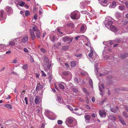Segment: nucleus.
I'll return each mask as SVG.
<instances>
[{"mask_svg": "<svg viewBox=\"0 0 128 128\" xmlns=\"http://www.w3.org/2000/svg\"><path fill=\"white\" fill-rule=\"evenodd\" d=\"M113 19L110 17H108L106 18V20L104 22V24L105 26L107 28H109L110 26L112 25L113 23Z\"/></svg>", "mask_w": 128, "mask_h": 128, "instance_id": "1", "label": "nucleus"}, {"mask_svg": "<svg viewBox=\"0 0 128 128\" xmlns=\"http://www.w3.org/2000/svg\"><path fill=\"white\" fill-rule=\"evenodd\" d=\"M79 15V13L78 12H74L71 13L70 15V17L72 19L78 20L79 19L80 17Z\"/></svg>", "mask_w": 128, "mask_h": 128, "instance_id": "2", "label": "nucleus"}, {"mask_svg": "<svg viewBox=\"0 0 128 128\" xmlns=\"http://www.w3.org/2000/svg\"><path fill=\"white\" fill-rule=\"evenodd\" d=\"M45 115L49 119L51 120H53L54 119V118H52L50 117V116H54V114L52 112H50L48 110H46L44 112Z\"/></svg>", "mask_w": 128, "mask_h": 128, "instance_id": "3", "label": "nucleus"}, {"mask_svg": "<svg viewBox=\"0 0 128 128\" xmlns=\"http://www.w3.org/2000/svg\"><path fill=\"white\" fill-rule=\"evenodd\" d=\"M51 66V64H49L48 58H45L44 60V66L49 68Z\"/></svg>", "mask_w": 128, "mask_h": 128, "instance_id": "4", "label": "nucleus"}, {"mask_svg": "<svg viewBox=\"0 0 128 128\" xmlns=\"http://www.w3.org/2000/svg\"><path fill=\"white\" fill-rule=\"evenodd\" d=\"M73 121V118L70 117H68L66 118L65 122L66 124L68 126L70 127L68 125V124H72Z\"/></svg>", "mask_w": 128, "mask_h": 128, "instance_id": "5", "label": "nucleus"}, {"mask_svg": "<svg viewBox=\"0 0 128 128\" xmlns=\"http://www.w3.org/2000/svg\"><path fill=\"white\" fill-rule=\"evenodd\" d=\"M62 38L64 42H68L70 41V42H68V44L70 43V42L72 41V38L70 39V37L66 36H65L63 37Z\"/></svg>", "mask_w": 128, "mask_h": 128, "instance_id": "6", "label": "nucleus"}, {"mask_svg": "<svg viewBox=\"0 0 128 128\" xmlns=\"http://www.w3.org/2000/svg\"><path fill=\"white\" fill-rule=\"evenodd\" d=\"M21 40V41L22 42L25 43L28 41V37L27 36H25L21 39L20 38H18L15 39V40Z\"/></svg>", "mask_w": 128, "mask_h": 128, "instance_id": "7", "label": "nucleus"}, {"mask_svg": "<svg viewBox=\"0 0 128 128\" xmlns=\"http://www.w3.org/2000/svg\"><path fill=\"white\" fill-rule=\"evenodd\" d=\"M74 110L75 111H77L75 112V113L77 114L80 115L82 114V110L80 108H75Z\"/></svg>", "mask_w": 128, "mask_h": 128, "instance_id": "8", "label": "nucleus"}, {"mask_svg": "<svg viewBox=\"0 0 128 128\" xmlns=\"http://www.w3.org/2000/svg\"><path fill=\"white\" fill-rule=\"evenodd\" d=\"M41 102L40 97L39 96H36L35 98L34 102L36 104H38Z\"/></svg>", "mask_w": 128, "mask_h": 128, "instance_id": "9", "label": "nucleus"}, {"mask_svg": "<svg viewBox=\"0 0 128 128\" xmlns=\"http://www.w3.org/2000/svg\"><path fill=\"white\" fill-rule=\"evenodd\" d=\"M99 114L100 116L102 117H104L106 116V113L104 110H100Z\"/></svg>", "mask_w": 128, "mask_h": 128, "instance_id": "10", "label": "nucleus"}, {"mask_svg": "<svg viewBox=\"0 0 128 128\" xmlns=\"http://www.w3.org/2000/svg\"><path fill=\"white\" fill-rule=\"evenodd\" d=\"M58 84L60 89L63 90L65 88L64 86L65 85V84L64 82H60L58 83Z\"/></svg>", "mask_w": 128, "mask_h": 128, "instance_id": "11", "label": "nucleus"}, {"mask_svg": "<svg viewBox=\"0 0 128 128\" xmlns=\"http://www.w3.org/2000/svg\"><path fill=\"white\" fill-rule=\"evenodd\" d=\"M108 28L110 29L111 30L114 32H117L118 30L117 28L112 25H111L110 27H109V28Z\"/></svg>", "mask_w": 128, "mask_h": 128, "instance_id": "12", "label": "nucleus"}, {"mask_svg": "<svg viewBox=\"0 0 128 128\" xmlns=\"http://www.w3.org/2000/svg\"><path fill=\"white\" fill-rule=\"evenodd\" d=\"M118 117L119 118V121L123 125H125L126 123L125 122L123 118L119 115L118 116Z\"/></svg>", "mask_w": 128, "mask_h": 128, "instance_id": "13", "label": "nucleus"}, {"mask_svg": "<svg viewBox=\"0 0 128 128\" xmlns=\"http://www.w3.org/2000/svg\"><path fill=\"white\" fill-rule=\"evenodd\" d=\"M88 56L92 58V60H96V58H94V55H93V50L92 49L90 50V52L88 54Z\"/></svg>", "mask_w": 128, "mask_h": 128, "instance_id": "14", "label": "nucleus"}, {"mask_svg": "<svg viewBox=\"0 0 128 128\" xmlns=\"http://www.w3.org/2000/svg\"><path fill=\"white\" fill-rule=\"evenodd\" d=\"M6 10L7 12L9 14H10L12 13V10L11 7L8 6H6Z\"/></svg>", "mask_w": 128, "mask_h": 128, "instance_id": "15", "label": "nucleus"}, {"mask_svg": "<svg viewBox=\"0 0 128 128\" xmlns=\"http://www.w3.org/2000/svg\"><path fill=\"white\" fill-rule=\"evenodd\" d=\"M50 37L51 40L53 42H55L56 40H57L58 39V38H57L55 36H51Z\"/></svg>", "mask_w": 128, "mask_h": 128, "instance_id": "16", "label": "nucleus"}, {"mask_svg": "<svg viewBox=\"0 0 128 128\" xmlns=\"http://www.w3.org/2000/svg\"><path fill=\"white\" fill-rule=\"evenodd\" d=\"M57 101L58 102L60 103L63 102V100L62 97L60 96H58L56 98Z\"/></svg>", "mask_w": 128, "mask_h": 128, "instance_id": "17", "label": "nucleus"}, {"mask_svg": "<svg viewBox=\"0 0 128 128\" xmlns=\"http://www.w3.org/2000/svg\"><path fill=\"white\" fill-rule=\"evenodd\" d=\"M118 106H116L115 108H111L110 109V110L112 112L115 113L117 112V110H118Z\"/></svg>", "mask_w": 128, "mask_h": 128, "instance_id": "18", "label": "nucleus"}, {"mask_svg": "<svg viewBox=\"0 0 128 128\" xmlns=\"http://www.w3.org/2000/svg\"><path fill=\"white\" fill-rule=\"evenodd\" d=\"M62 74L64 76H67L69 75L70 76V77H72V74L69 72H68V71H64L63 72Z\"/></svg>", "mask_w": 128, "mask_h": 128, "instance_id": "19", "label": "nucleus"}, {"mask_svg": "<svg viewBox=\"0 0 128 128\" xmlns=\"http://www.w3.org/2000/svg\"><path fill=\"white\" fill-rule=\"evenodd\" d=\"M43 88L42 86L40 84V83L38 84L36 88V91L38 90H41Z\"/></svg>", "mask_w": 128, "mask_h": 128, "instance_id": "20", "label": "nucleus"}, {"mask_svg": "<svg viewBox=\"0 0 128 128\" xmlns=\"http://www.w3.org/2000/svg\"><path fill=\"white\" fill-rule=\"evenodd\" d=\"M84 118L86 122H87L90 119V116L89 115L87 114L85 115L84 116Z\"/></svg>", "mask_w": 128, "mask_h": 128, "instance_id": "21", "label": "nucleus"}, {"mask_svg": "<svg viewBox=\"0 0 128 128\" xmlns=\"http://www.w3.org/2000/svg\"><path fill=\"white\" fill-rule=\"evenodd\" d=\"M86 31L84 27V25H82L81 26L80 29V31L82 33H84Z\"/></svg>", "mask_w": 128, "mask_h": 128, "instance_id": "22", "label": "nucleus"}, {"mask_svg": "<svg viewBox=\"0 0 128 128\" xmlns=\"http://www.w3.org/2000/svg\"><path fill=\"white\" fill-rule=\"evenodd\" d=\"M25 4V2L22 1H20V2L18 3V4L20 6H24Z\"/></svg>", "mask_w": 128, "mask_h": 128, "instance_id": "23", "label": "nucleus"}, {"mask_svg": "<svg viewBox=\"0 0 128 128\" xmlns=\"http://www.w3.org/2000/svg\"><path fill=\"white\" fill-rule=\"evenodd\" d=\"M32 30L34 32H36L38 30H39L38 29L37 26L34 25H32Z\"/></svg>", "mask_w": 128, "mask_h": 128, "instance_id": "24", "label": "nucleus"}, {"mask_svg": "<svg viewBox=\"0 0 128 128\" xmlns=\"http://www.w3.org/2000/svg\"><path fill=\"white\" fill-rule=\"evenodd\" d=\"M116 2L115 1L112 2L111 5V7L113 8H114L116 6Z\"/></svg>", "mask_w": 128, "mask_h": 128, "instance_id": "25", "label": "nucleus"}, {"mask_svg": "<svg viewBox=\"0 0 128 128\" xmlns=\"http://www.w3.org/2000/svg\"><path fill=\"white\" fill-rule=\"evenodd\" d=\"M5 106L9 109H11L12 108V106L11 105L9 104H6L5 105Z\"/></svg>", "mask_w": 128, "mask_h": 128, "instance_id": "26", "label": "nucleus"}, {"mask_svg": "<svg viewBox=\"0 0 128 128\" xmlns=\"http://www.w3.org/2000/svg\"><path fill=\"white\" fill-rule=\"evenodd\" d=\"M115 16L118 19L120 18L121 17L120 13L118 12L116 13L115 14Z\"/></svg>", "mask_w": 128, "mask_h": 128, "instance_id": "27", "label": "nucleus"}, {"mask_svg": "<svg viewBox=\"0 0 128 128\" xmlns=\"http://www.w3.org/2000/svg\"><path fill=\"white\" fill-rule=\"evenodd\" d=\"M15 43L14 40L10 41L9 42V45L12 46L15 44Z\"/></svg>", "mask_w": 128, "mask_h": 128, "instance_id": "28", "label": "nucleus"}, {"mask_svg": "<svg viewBox=\"0 0 128 128\" xmlns=\"http://www.w3.org/2000/svg\"><path fill=\"white\" fill-rule=\"evenodd\" d=\"M76 63L75 62L72 61L71 62L70 66L72 67H74L76 66Z\"/></svg>", "mask_w": 128, "mask_h": 128, "instance_id": "29", "label": "nucleus"}, {"mask_svg": "<svg viewBox=\"0 0 128 128\" xmlns=\"http://www.w3.org/2000/svg\"><path fill=\"white\" fill-rule=\"evenodd\" d=\"M123 116L126 118H128V114L126 112L124 111L122 113Z\"/></svg>", "mask_w": 128, "mask_h": 128, "instance_id": "30", "label": "nucleus"}, {"mask_svg": "<svg viewBox=\"0 0 128 128\" xmlns=\"http://www.w3.org/2000/svg\"><path fill=\"white\" fill-rule=\"evenodd\" d=\"M87 3L86 2L84 1V2H81V6H82L83 8L84 7V6L87 4Z\"/></svg>", "mask_w": 128, "mask_h": 128, "instance_id": "31", "label": "nucleus"}, {"mask_svg": "<svg viewBox=\"0 0 128 128\" xmlns=\"http://www.w3.org/2000/svg\"><path fill=\"white\" fill-rule=\"evenodd\" d=\"M36 34V36L38 38H39L40 36V32L39 30H38L36 32H35Z\"/></svg>", "mask_w": 128, "mask_h": 128, "instance_id": "32", "label": "nucleus"}, {"mask_svg": "<svg viewBox=\"0 0 128 128\" xmlns=\"http://www.w3.org/2000/svg\"><path fill=\"white\" fill-rule=\"evenodd\" d=\"M4 11L3 10L0 11V18H2Z\"/></svg>", "mask_w": 128, "mask_h": 128, "instance_id": "33", "label": "nucleus"}, {"mask_svg": "<svg viewBox=\"0 0 128 128\" xmlns=\"http://www.w3.org/2000/svg\"><path fill=\"white\" fill-rule=\"evenodd\" d=\"M118 8L120 10H123L125 8L124 6L122 5L119 6Z\"/></svg>", "mask_w": 128, "mask_h": 128, "instance_id": "34", "label": "nucleus"}, {"mask_svg": "<svg viewBox=\"0 0 128 128\" xmlns=\"http://www.w3.org/2000/svg\"><path fill=\"white\" fill-rule=\"evenodd\" d=\"M83 76H86L88 75L87 73L85 71H82L80 73Z\"/></svg>", "mask_w": 128, "mask_h": 128, "instance_id": "35", "label": "nucleus"}, {"mask_svg": "<svg viewBox=\"0 0 128 128\" xmlns=\"http://www.w3.org/2000/svg\"><path fill=\"white\" fill-rule=\"evenodd\" d=\"M22 68L24 70L28 68V66L27 64H24L22 67Z\"/></svg>", "mask_w": 128, "mask_h": 128, "instance_id": "36", "label": "nucleus"}, {"mask_svg": "<svg viewBox=\"0 0 128 128\" xmlns=\"http://www.w3.org/2000/svg\"><path fill=\"white\" fill-rule=\"evenodd\" d=\"M98 87L99 88L100 91V94L102 96L104 94H103L102 92V89H101V88H100V85L98 86Z\"/></svg>", "mask_w": 128, "mask_h": 128, "instance_id": "37", "label": "nucleus"}, {"mask_svg": "<svg viewBox=\"0 0 128 128\" xmlns=\"http://www.w3.org/2000/svg\"><path fill=\"white\" fill-rule=\"evenodd\" d=\"M67 25L71 27L72 28H74V24L72 23H68V24Z\"/></svg>", "mask_w": 128, "mask_h": 128, "instance_id": "38", "label": "nucleus"}, {"mask_svg": "<svg viewBox=\"0 0 128 128\" xmlns=\"http://www.w3.org/2000/svg\"><path fill=\"white\" fill-rule=\"evenodd\" d=\"M82 54L80 53L76 54H74V56L77 57H80L82 56Z\"/></svg>", "mask_w": 128, "mask_h": 128, "instance_id": "39", "label": "nucleus"}, {"mask_svg": "<svg viewBox=\"0 0 128 128\" xmlns=\"http://www.w3.org/2000/svg\"><path fill=\"white\" fill-rule=\"evenodd\" d=\"M127 54H126L121 55L120 56V58L122 59H124L126 57Z\"/></svg>", "mask_w": 128, "mask_h": 128, "instance_id": "40", "label": "nucleus"}, {"mask_svg": "<svg viewBox=\"0 0 128 128\" xmlns=\"http://www.w3.org/2000/svg\"><path fill=\"white\" fill-rule=\"evenodd\" d=\"M25 91L23 90L21 93L20 95V97L22 98L23 97L24 95L25 94Z\"/></svg>", "mask_w": 128, "mask_h": 128, "instance_id": "41", "label": "nucleus"}, {"mask_svg": "<svg viewBox=\"0 0 128 128\" xmlns=\"http://www.w3.org/2000/svg\"><path fill=\"white\" fill-rule=\"evenodd\" d=\"M87 41H88V42L87 43H84V44L86 46H90V42H89V40L87 38Z\"/></svg>", "mask_w": 128, "mask_h": 128, "instance_id": "42", "label": "nucleus"}, {"mask_svg": "<svg viewBox=\"0 0 128 128\" xmlns=\"http://www.w3.org/2000/svg\"><path fill=\"white\" fill-rule=\"evenodd\" d=\"M82 90L86 94H88V93L87 91V90L86 88H84L82 89Z\"/></svg>", "mask_w": 128, "mask_h": 128, "instance_id": "43", "label": "nucleus"}, {"mask_svg": "<svg viewBox=\"0 0 128 128\" xmlns=\"http://www.w3.org/2000/svg\"><path fill=\"white\" fill-rule=\"evenodd\" d=\"M30 14V12L28 10H26L25 11V15L26 16H28Z\"/></svg>", "mask_w": 128, "mask_h": 128, "instance_id": "44", "label": "nucleus"}, {"mask_svg": "<svg viewBox=\"0 0 128 128\" xmlns=\"http://www.w3.org/2000/svg\"><path fill=\"white\" fill-rule=\"evenodd\" d=\"M68 48V46H64L62 47V49L64 50H67Z\"/></svg>", "mask_w": 128, "mask_h": 128, "instance_id": "45", "label": "nucleus"}, {"mask_svg": "<svg viewBox=\"0 0 128 128\" xmlns=\"http://www.w3.org/2000/svg\"><path fill=\"white\" fill-rule=\"evenodd\" d=\"M72 90L74 92H78V90L77 88H72Z\"/></svg>", "mask_w": 128, "mask_h": 128, "instance_id": "46", "label": "nucleus"}, {"mask_svg": "<svg viewBox=\"0 0 128 128\" xmlns=\"http://www.w3.org/2000/svg\"><path fill=\"white\" fill-rule=\"evenodd\" d=\"M56 30L58 32L59 34H62V32H60V30L59 28H57L56 29Z\"/></svg>", "mask_w": 128, "mask_h": 128, "instance_id": "47", "label": "nucleus"}, {"mask_svg": "<svg viewBox=\"0 0 128 128\" xmlns=\"http://www.w3.org/2000/svg\"><path fill=\"white\" fill-rule=\"evenodd\" d=\"M57 123L59 124H62V121L61 120H58Z\"/></svg>", "mask_w": 128, "mask_h": 128, "instance_id": "48", "label": "nucleus"}, {"mask_svg": "<svg viewBox=\"0 0 128 128\" xmlns=\"http://www.w3.org/2000/svg\"><path fill=\"white\" fill-rule=\"evenodd\" d=\"M89 83L91 86H93V83L92 80L91 79H90L89 80Z\"/></svg>", "mask_w": 128, "mask_h": 128, "instance_id": "49", "label": "nucleus"}, {"mask_svg": "<svg viewBox=\"0 0 128 128\" xmlns=\"http://www.w3.org/2000/svg\"><path fill=\"white\" fill-rule=\"evenodd\" d=\"M111 120H116V118L114 116H111Z\"/></svg>", "mask_w": 128, "mask_h": 128, "instance_id": "50", "label": "nucleus"}, {"mask_svg": "<svg viewBox=\"0 0 128 128\" xmlns=\"http://www.w3.org/2000/svg\"><path fill=\"white\" fill-rule=\"evenodd\" d=\"M41 71L42 74V76H44L45 77H46V74L45 73L44 71L42 70H41Z\"/></svg>", "mask_w": 128, "mask_h": 128, "instance_id": "51", "label": "nucleus"}, {"mask_svg": "<svg viewBox=\"0 0 128 128\" xmlns=\"http://www.w3.org/2000/svg\"><path fill=\"white\" fill-rule=\"evenodd\" d=\"M74 80L76 83H78V79L77 78H75L74 79Z\"/></svg>", "mask_w": 128, "mask_h": 128, "instance_id": "52", "label": "nucleus"}, {"mask_svg": "<svg viewBox=\"0 0 128 128\" xmlns=\"http://www.w3.org/2000/svg\"><path fill=\"white\" fill-rule=\"evenodd\" d=\"M101 3L106 4L107 3L106 0H102V2Z\"/></svg>", "mask_w": 128, "mask_h": 128, "instance_id": "53", "label": "nucleus"}, {"mask_svg": "<svg viewBox=\"0 0 128 128\" xmlns=\"http://www.w3.org/2000/svg\"><path fill=\"white\" fill-rule=\"evenodd\" d=\"M34 19H35V20H36L37 18V15L36 14H35L34 16Z\"/></svg>", "mask_w": 128, "mask_h": 128, "instance_id": "54", "label": "nucleus"}, {"mask_svg": "<svg viewBox=\"0 0 128 128\" xmlns=\"http://www.w3.org/2000/svg\"><path fill=\"white\" fill-rule=\"evenodd\" d=\"M24 100L25 101L26 103V104H28V98L26 97H25L24 98Z\"/></svg>", "mask_w": 128, "mask_h": 128, "instance_id": "55", "label": "nucleus"}, {"mask_svg": "<svg viewBox=\"0 0 128 128\" xmlns=\"http://www.w3.org/2000/svg\"><path fill=\"white\" fill-rule=\"evenodd\" d=\"M48 79L50 81V82L51 80H52V76H51L50 75H49V76H48Z\"/></svg>", "mask_w": 128, "mask_h": 128, "instance_id": "56", "label": "nucleus"}, {"mask_svg": "<svg viewBox=\"0 0 128 128\" xmlns=\"http://www.w3.org/2000/svg\"><path fill=\"white\" fill-rule=\"evenodd\" d=\"M68 107L71 111H72L73 110V109L70 106H68Z\"/></svg>", "mask_w": 128, "mask_h": 128, "instance_id": "57", "label": "nucleus"}, {"mask_svg": "<svg viewBox=\"0 0 128 128\" xmlns=\"http://www.w3.org/2000/svg\"><path fill=\"white\" fill-rule=\"evenodd\" d=\"M5 98L6 99H8L10 98V96L9 95L8 96H5Z\"/></svg>", "mask_w": 128, "mask_h": 128, "instance_id": "58", "label": "nucleus"}, {"mask_svg": "<svg viewBox=\"0 0 128 128\" xmlns=\"http://www.w3.org/2000/svg\"><path fill=\"white\" fill-rule=\"evenodd\" d=\"M80 36H76L75 38V39L76 40H78V38H80Z\"/></svg>", "mask_w": 128, "mask_h": 128, "instance_id": "59", "label": "nucleus"}, {"mask_svg": "<svg viewBox=\"0 0 128 128\" xmlns=\"http://www.w3.org/2000/svg\"><path fill=\"white\" fill-rule=\"evenodd\" d=\"M116 41L117 42H119V43H120L121 42V41L120 40V39H116Z\"/></svg>", "mask_w": 128, "mask_h": 128, "instance_id": "60", "label": "nucleus"}, {"mask_svg": "<svg viewBox=\"0 0 128 128\" xmlns=\"http://www.w3.org/2000/svg\"><path fill=\"white\" fill-rule=\"evenodd\" d=\"M126 110L128 112V106H125L124 107Z\"/></svg>", "mask_w": 128, "mask_h": 128, "instance_id": "61", "label": "nucleus"}, {"mask_svg": "<svg viewBox=\"0 0 128 128\" xmlns=\"http://www.w3.org/2000/svg\"><path fill=\"white\" fill-rule=\"evenodd\" d=\"M41 50L42 52H46L44 48H41Z\"/></svg>", "mask_w": 128, "mask_h": 128, "instance_id": "62", "label": "nucleus"}, {"mask_svg": "<svg viewBox=\"0 0 128 128\" xmlns=\"http://www.w3.org/2000/svg\"><path fill=\"white\" fill-rule=\"evenodd\" d=\"M24 51L25 52H28V50L27 48H24Z\"/></svg>", "mask_w": 128, "mask_h": 128, "instance_id": "63", "label": "nucleus"}, {"mask_svg": "<svg viewBox=\"0 0 128 128\" xmlns=\"http://www.w3.org/2000/svg\"><path fill=\"white\" fill-rule=\"evenodd\" d=\"M125 4L126 7L128 8V1L126 2L125 3Z\"/></svg>", "mask_w": 128, "mask_h": 128, "instance_id": "64", "label": "nucleus"}]
</instances>
